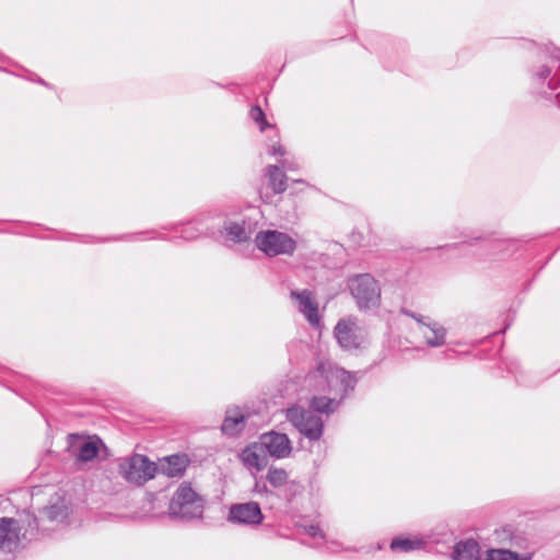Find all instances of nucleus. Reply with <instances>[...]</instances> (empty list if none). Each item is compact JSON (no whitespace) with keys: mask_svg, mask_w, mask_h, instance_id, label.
<instances>
[{"mask_svg":"<svg viewBox=\"0 0 560 560\" xmlns=\"http://www.w3.org/2000/svg\"><path fill=\"white\" fill-rule=\"evenodd\" d=\"M423 539H410L407 537H396L390 541L389 548L393 552L407 553L420 550L424 547Z\"/></svg>","mask_w":560,"mask_h":560,"instance_id":"23","label":"nucleus"},{"mask_svg":"<svg viewBox=\"0 0 560 560\" xmlns=\"http://www.w3.org/2000/svg\"><path fill=\"white\" fill-rule=\"evenodd\" d=\"M255 243L258 249L269 257L292 255L296 248V242L290 235L276 230L258 232Z\"/></svg>","mask_w":560,"mask_h":560,"instance_id":"7","label":"nucleus"},{"mask_svg":"<svg viewBox=\"0 0 560 560\" xmlns=\"http://www.w3.org/2000/svg\"><path fill=\"white\" fill-rule=\"evenodd\" d=\"M460 243L444 245L440 247L442 250L451 253L452 256L471 254L478 258H486L495 254L501 248V243L490 238L480 236H465Z\"/></svg>","mask_w":560,"mask_h":560,"instance_id":"8","label":"nucleus"},{"mask_svg":"<svg viewBox=\"0 0 560 560\" xmlns=\"http://www.w3.org/2000/svg\"><path fill=\"white\" fill-rule=\"evenodd\" d=\"M444 354L446 358H452L455 354V351L450 349V350H446L444 352Z\"/></svg>","mask_w":560,"mask_h":560,"instance_id":"37","label":"nucleus"},{"mask_svg":"<svg viewBox=\"0 0 560 560\" xmlns=\"http://www.w3.org/2000/svg\"><path fill=\"white\" fill-rule=\"evenodd\" d=\"M158 472V465L151 462L148 456L133 454L122 458L119 463V474L130 483L143 486L153 479Z\"/></svg>","mask_w":560,"mask_h":560,"instance_id":"5","label":"nucleus"},{"mask_svg":"<svg viewBox=\"0 0 560 560\" xmlns=\"http://www.w3.org/2000/svg\"><path fill=\"white\" fill-rule=\"evenodd\" d=\"M287 420L310 442L320 440L325 423L322 416L315 415L301 406H292L285 410Z\"/></svg>","mask_w":560,"mask_h":560,"instance_id":"4","label":"nucleus"},{"mask_svg":"<svg viewBox=\"0 0 560 560\" xmlns=\"http://www.w3.org/2000/svg\"><path fill=\"white\" fill-rule=\"evenodd\" d=\"M560 50H558V54H550L549 56H560Z\"/></svg>","mask_w":560,"mask_h":560,"instance_id":"39","label":"nucleus"},{"mask_svg":"<svg viewBox=\"0 0 560 560\" xmlns=\"http://www.w3.org/2000/svg\"><path fill=\"white\" fill-rule=\"evenodd\" d=\"M291 298L298 302L299 312L304 315L306 320L312 326H318L320 317L318 314V304L315 301L314 294L310 290H293L291 291Z\"/></svg>","mask_w":560,"mask_h":560,"instance_id":"13","label":"nucleus"},{"mask_svg":"<svg viewBox=\"0 0 560 560\" xmlns=\"http://www.w3.org/2000/svg\"><path fill=\"white\" fill-rule=\"evenodd\" d=\"M68 439L75 459L81 463L93 460L98 455L101 448L106 450L105 443L97 435L81 439L77 434H69Z\"/></svg>","mask_w":560,"mask_h":560,"instance_id":"11","label":"nucleus"},{"mask_svg":"<svg viewBox=\"0 0 560 560\" xmlns=\"http://www.w3.org/2000/svg\"><path fill=\"white\" fill-rule=\"evenodd\" d=\"M174 235L170 240L182 238L185 241H192L208 231V228L202 225L201 220L195 219L187 223H178L172 225Z\"/></svg>","mask_w":560,"mask_h":560,"instance_id":"19","label":"nucleus"},{"mask_svg":"<svg viewBox=\"0 0 560 560\" xmlns=\"http://www.w3.org/2000/svg\"><path fill=\"white\" fill-rule=\"evenodd\" d=\"M400 313L413 318L418 323L419 332L423 329L424 325L428 324V319H430L429 317L422 316L407 308H401Z\"/></svg>","mask_w":560,"mask_h":560,"instance_id":"34","label":"nucleus"},{"mask_svg":"<svg viewBox=\"0 0 560 560\" xmlns=\"http://www.w3.org/2000/svg\"><path fill=\"white\" fill-rule=\"evenodd\" d=\"M287 170H292L293 168V165H290V166H284Z\"/></svg>","mask_w":560,"mask_h":560,"instance_id":"40","label":"nucleus"},{"mask_svg":"<svg viewBox=\"0 0 560 560\" xmlns=\"http://www.w3.org/2000/svg\"><path fill=\"white\" fill-rule=\"evenodd\" d=\"M494 534L497 539H499L501 542L510 541L512 544L515 537L514 528L510 525L495 529Z\"/></svg>","mask_w":560,"mask_h":560,"instance_id":"31","label":"nucleus"},{"mask_svg":"<svg viewBox=\"0 0 560 560\" xmlns=\"http://www.w3.org/2000/svg\"><path fill=\"white\" fill-rule=\"evenodd\" d=\"M551 61H559L557 70L555 71L551 79L548 81L549 89L556 91L560 88V56H551Z\"/></svg>","mask_w":560,"mask_h":560,"instance_id":"33","label":"nucleus"},{"mask_svg":"<svg viewBox=\"0 0 560 560\" xmlns=\"http://www.w3.org/2000/svg\"><path fill=\"white\" fill-rule=\"evenodd\" d=\"M454 560H479L480 548L478 542L472 539L460 540L453 548Z\"/></svg>","mask_w":560,"mask_h":560,"instance_id":"22","label":"nucleus"},{"mask_svg":"<svg viewBox=\"0 0 560 560\" xmlns=\"http://www.w3.org/2000/svg\"><path fill=\"white\" fill-rule=\"evenodd\" d=\"M225 236L234 243H244L250 240V232L244 226V223L229 222L224 226Z\"/></svg>","mask_w":560,"mask_h":560,"instance_id":"25","label":"nucleus"},{"mask_svg":"<svg viewBox=\"0 0 560 560\" xmlns=\"http://www.w3.org/2000/svg\"><path fill=\"white\" fill-rule=\"evenodd\" d=\"M264 518L260 505L255 501L232 504L226 517L232 524L246 526H258Z\"/></svg>","mask_w":560,"mask_h":560,"instance_id":"10","label":"nucleus"},{"mask_svg":"<svg viewBox=\"0 0 560 560\" xmlns=\"http://www.w3.org/2000/svg\"><path fill=\"white\" fill-rule=\"evenodd\" d=\"M46 529L39 526V518L30 509L16 512V517H0V552L14 555L27 545L38 540Z\"/></svg>","mask_w":560,"mask_h":560,"instance_id":"1","label":"nucleus"},{"mask_svg":"<svg viewBox=\"0 0 560 560\" xmlns=\"http://www.w3.org/2000/svg\"><path fill=\"white\" fill-rule=\"evenodd\" d=\"M269 153L271 155H284V149L281 145H272Z\"/></svg>","mask_w":560,"mask_h":560,"instance_id":"36","label":"nucleus"},{"mask_svg":"<svg viewBox=\"0 0 560 560\" xmlns=\"http://www.w3.org/2000/svg\"><path fill=\"white\" fill-rule=\"evenodd\" d=\"M145 234H150L149 238L166 240V236L164 234H162L161 232L155 231V230L147 231V232H140V233H133V234L120 235V236L112 237V238H108V240L109 241H137V240H140V237H139L140 235H145Z\"/></svg>","mask_w":560,"mask_h":560,"instance_id":"27","label":"nucleus"},{"mask_svg":"<svg viewBox=\"0 0 560 560\" xmlns=\"http://www.w3.org/2000/svg\"><path fill=\"white\" fill-rule=\"evenodd\" d=\"M553 63L551 61V56L548 57V60L539 68L538 71H536L534 74L538 80L545 81L547 79H551L550 73L553 67Z\"/></svg>","mask_w":560,"mask_h":560,"instance_id":"32","label":"nucleus"},{"mask_svg":"<svg viewBox=\"0 0 560 560\" xmlns=\"http://www.w3.org/2000/svg\"><path fill=\"white\" fill-rule=\"evenodd\" d=\"M334 336L340 348L347 351L360 349L366 340V331L355 317L339 319L334 328Z\"/></svg>","mask_w":560,"mask_h":560,"instance_id":"9","label":"nucleus"},{"mask_svg":"<svg viewBox=\"0 0 560 560\" xmlns=\"http://www.w3.org/2000/svg\"><path fill=\"white\" fill-rule=\"evenodd\" d=\"M267 480H264L262 477L256 478L255 485L253 488V492L258 494H267L269 493V489L266 483Z\"/></svg>","mask_w":560,"mask_h":560,"instance_id":"35","label":"nucleus"},{"mask_svg":"<svg viewBox=\"0 0 560 560\" xmlns=\"http://www.w3.org/2000/svg\"><path fill=\"white\" fill-rule=\"evenodd\" d=\"M350 292L360 310L377 307L381 302L378 282L369 273L357 275L349 280Z\"/></svg>","mask_w":560,"mask_h":560,"instance_id":"6","label":"nucleus"},{"mask_svg":"<svg viewBox=\"0 0 560 560\" xmlns=\"http://www.w3.org/2000/svg\"><path fill=\"white\" fill-rule=\"evenodd\" d=\"M33 80L35 81V79H33ZM36 82H38V83H40V84H43V85H45V86H48V83H47V82H45V81H44L43 79H40V78H37V79H36Z\"/></svg>","mask_w":560,"mask_h":560,"instance_id":"38","label":"nucleus"},{"mask_svg":"<svg viewBox=\"0 0 560 560\" xmlns=\"http://www.w3.org/2000/svg\"><path fill=\"white\" fill-rule=\"evenodd\" d=\"M312 378H323L327 386V392L332 394L340 400L343 399L354 390L358 378L353 373L343 369H336L335 371H326L324 363H319L316 370L310 375Z\"/></svg>","mask_w":560,"mask_h":560,"instance_id":"3","label":"nucleus"},{"mask_svg":"<svg viewBox=\"0 0 560 560\" xmlns=\"http://www.w3.org/2000/svg\"><path fill=\"white\" fill-rule=\"evenodd\" d=\"M247 419L248 415L242 412L238 407L228 409L221 425L222 433L230 438L240 436L246 428Z\"/></svg>","mask_w":560,"mask_h":560,"instance_id":"15","label":"nucleus"},{"mask_svg":"<svg viewBox=\"0 0 560 560\" xmlns=\"http://www.w3.org/2000/svg\"><path fill=\"white\" fill-rule=\"evenodd\" d=\"M42 518H47L51 523H65L70 514V504L65 498H57L48 506L42 510Z\"/></svg>","mask_w":560,"mask_h":560,"instance_id":"20","label":"nucleus"},{"mask_svg":"<svg viewBox=\"0 0 560 560\" xmlns=\"http://www.w3.org/2000/svg\"><path fill=\"white\" fill-rule=\"evenodd\" d=\"M266 176L268 177L269 187L275 194H282L287 189V175L278 165H269Z\"/></svg>","mask_w":560,"mask_h":560,"instance_id":"24","label":"nucleus"},{"mask_svg":"<svg viewBox=\"0 0 560 560\" xmlns=\"http://www.w3.org/2000/svg\"><path fill=\"white\" fill-rule=\"evenodd\" d=\"M243 466L256 472L261 471L268 465V455L258 442L248 444L240 454Z\"/></svg>","mask_w":560,"mask_h":560,"instance_id":"14","label":"nucleus"},{"mask_svg":"<svg viewBox=\"0 0 560 560\" xmlns=\"http://www.w3.org/2000/svg\"><path fill=\"white\" fill-rule=\"evenodd\" d=\"M188 466L186 455L174 454L165 457L158 465V471L166 477H182Z\"/></svg>","mask_w":560,"mask_h":560,"instance_id":"18","label":"nucleus"},{"mask_svg":"<svg viewBox=\"0 0 560 560\" xmlns=\"http://www.w3.org/2000/svg\"><path fill=\"white\" fill-rule=\"evenodd\" d=\"M299 527L312 538L326 539L325 533L322 530L318 524H299Z\"/></svg>","mask_w":560,"mask_h":560,"instance_id":"30","label":"nucleus"},{"mask_svg":"<svg viewBox=\"0 0 560 560\" xmlns=\"http://www.w3.org/2000/svg\"><path fill=\"white\" fill-rule=\"evenodd\" d=\"M340 400L337 397H327V396H313L310 399L307 410H313L315 415H325L329 417L334 413L340 406Z\"/></svg>","mask_w":560,"mask_h":560,"instance_id":"21","label":"nucleus"},{"mask_svg":"<svg viewBox=\"0 0 560 560\" xmlns=\"http://www.w3.org/2000/svg\"><path fill=\"white\" fill-rule=\"evenodd\" d=\"M249 115H250V118L258 125L260 131H264L266 128L271 127L268 124V121L266 119V115L262 112V109L260 108V106H258V105L252 106Z\"/></svg>","mask_w":560,"mask_h":560,"instance_id":"29","label":"nucleus"},{"mask_svg":"<svg viewBox=\"0 0 560 560\" xmlns=\"http://www.w3.org/2000/svg\"><path fill=\"white\" fill-rule=\"evenodd\" d=\"M504 365H505V369L508 370V372L515 376V380L517 383H520L522 385H526V386L532 385L530 382H528L521 375V366H520V363L517 360H515V359L508 360L504 362Z\"/></svg>","mask_w":560,"mask_h":560,"instance_id":"28","label":"nucleus"},{"mask_svg":"<svg viewBox=\"0 0 560 560\" xmlns=\"http://www.w3.org/2000/svg\"><path fill=\"white\" fill-rule=\"evenodd\" d=\"M532 553L521 556L509 549H490L487 551L486 560H530Z\"/></svg>","mask_w":560,"mask_h":560,"instance_id":"26","label":"nucleus"},{"mask_svg":"<svg viewBox=\"0 0 560 560\" xmlns=\"http://www.w3.org/2000/svg\"><path fill=\"white\" fill-rule=\"evenodd\" d=\"M203 499L188 483H182L168 503V516L172 520L189 522L199 520L203 514Z\"/></svg>","mask_w":560,"mask_h":560,"instance_id":"2","label":"nucleus"},{"mask_svg":"<svg viewBox=\"0 0 560 560\" xmlns=\"http://www.w3.org/2000/svg\"><path fill=\"white\" fill-rule=\"evenodd\" d=\"M420 335L423 337L428 347L439 348L445 345L447 330L439 322L428 319V324L424 325Z\"/></svg>","mask_w":560,"mask_h":560,"instance_id":"17","label":"nucleus"},{"mask_svg":"<svg viewBox=\"0 0 560 560\" xmlns=\"http://www.w3.org/2000/svg\"><path fill=\"white\" fill-rule=\"evenodd\" d=\"M287 170H292L293 168V165H290V166H284Z\"/></svg>","mask_w":560,"mask_h":560,"instance_id":"41","label":"nucleus"},{"mask_svg":"<svg viewBox=\"0 0 560 560\" xmlns=\"http://www.w3.org/2000/svg\"><path fill=\"white\" fill-rule=\"evenodd\" d=\"M288 472L283 468L270 467L266 480L277 489L284 488V499L291 502L300 490V486L293 481L288 482Z\"/></svg>","mask_w":560,"mask_h":560,"instance_id":"16","label":"nucleus"},{"mask_svg":"<svg viewBox=\"0 0 560 560\" xmlns=\"http://www.w3.org/2000/svg\"><path fill=\"white\" fill-rule=\"evenodd\" d=\"M257 442L267 455L277 459L285 458L292 452L289 436L275 430L262 433Z\"/></svg>","mask_w":560,"mask_h":560,"instance_id":"12","label":"nucleus"}]
</instances>
